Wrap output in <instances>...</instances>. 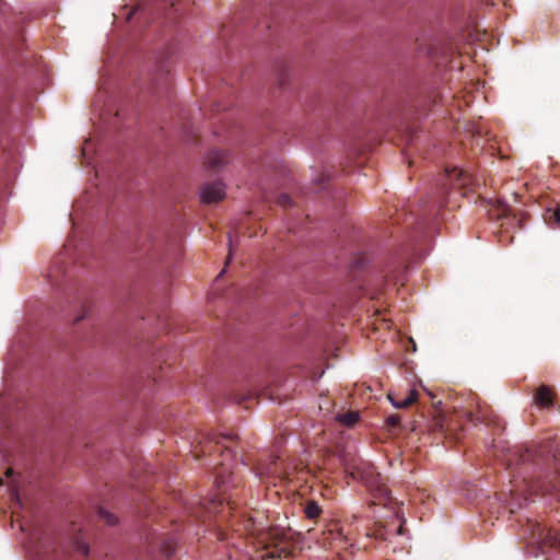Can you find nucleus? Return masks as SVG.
Instances as JSON below:
<instances>
[{"label": "nucleus", "mask_w": 560, "mask_h": 560, "mask_svg": "<svg viewBox=\"0 0 560 560\" xmlns=\"http://www.w3.org/2000/svg\"><path fill=\"white\" fill-rule=\"evenodd\" d=\"M281 464L279 456H270L268 464H259L257 467V474L259 476H278L280 478H284L287 472L281 467Z\"/></svg>", "instance_id": "nucleus-6"}, {"label": "nucleus", "mask_w": 560, "mask_h": 560, "mask_svg": "<svg viewBox=\"0 0 560 560\" xmlns=\"http://www.w3.org/2000/svg\"><path fill=\"white\" fill-rule=\"evenodd\" d=\"M520 539L534 556L544 555L546 560H560V533L537 518L518 520Z\"/></svg>", "instance_id": "nucleus-2"}, {"label": "nucleus", "mask_w": 560, "mask_h": 560, "mask_svg": "<svg viewBox=\"0 0 560 560\" xmlns=\"http://www.w3.org/2000/svg\"><path fill=\"white\" fill-rule=\"evenodd\" d=\"M374 497L378 499V502H373L374 504L387 505L390 502V491L386 486H378Z\"/></svg>", "instance_id": "nucleus-15"}, {"label": "nucleus", "mask_w": 560, "mask_h": 560, "mask_svg": "<svg viewBox=\"0 0 560 560\" xmlns=\"http://www.w3.org/2000/svg\"><path fill=\"white\" fill-rule=\"evenodd\" d=\"M346 466H347V469H350V468L355 469V468H357V465H355V464H353V465H351V466H350V465L347 463V464H346ZM351 475H352L353 477H357V476H359V472L357 474L354 470H352V471H351Z\"/></svg>", "instance_id": "nucleus-24"}, {"label": "nucleus", "mask_w": 560, "mask_h": 560, "mask_svg": "<svg viewBox=\"0 0 560 560\" xmlns=\"http://www.w3.org/2000/svg\"><path fill=\"white\" fill-rule=\"evenodd\" d=\"M326 180V177L324 174H322L319 177H318V184L322 185L324 182Z\"/></svg>", "instance_id": "nucleus-25"}, {"label": "nucleus", "mask_w": 560, "mask_h": 560, "mask_svg": "<svg viewBox=\"0 0 560 560\" xmlns=\"http://www.w3.org/2000/svg\"><path fill=\"white\" fill-rule=\"evenodd\" d=\"M12 499H14L16 502H19L20 501L19 493L18 492H13L12 493Z\"/></svg>", "instance_id": "nucleus-26"}, {"label": "nucleus", "mask_w": 560, "mask_h": 560, "mask_svg": "<svg viewBox=\"0 0 560 560\" xmlns=\"http://www.w3.org/2000/svg\"><path fill=\"white\" fill-rule=\"evenodd\" d=\"M436 427H439V430L442 432V433H445V434H448L451 433V428H450V424L445 422L444 419H440L436 421Z\"/></svg>", "instance_id": "nucleus-20"}, {"label": "nucleus", "mask_w": 560, "mask_h": 560, "mask_svg": "<svg viewBox=\"0 0 560 560\" xmlns=\"http://www.w3.org/2000/svg\"><path fill=\"white\" fill-rule=\"evenodd\" d=\"M489 212L491 218L500 220L508 218L510 215L511 209L506 203L499 200L497 205L490 209Z\"/></svg>", "instance_id": "nucleus-12"}, {"label": "nucleus", "mask_w": 560, "mask_h": 560, "mask_svg": "<svg viewBox=\"0 0 560 560\" xmlns=\"http://www.w3.org/2000/svg\"><path fill=\"white\" fill-rule=\"evenodd\" d=\"M89 312H90V306L89 305H83L81 307L80 315H78L77 318H75V323H78V322L82 320L83 318H85L88 316Z\"/></svg>", "instance_id": "nucleus-21"}, {"label": "nucleus", "mask_w": 560, "mask_h": 560, "mask_svg": "<svg viewBox=\"0 0 560 560\" xmlns=\"http://www.w3.org/2000/svg\"><path fill=\"white\" fill-rule=\"evenodd\" d=\"M385 423L389 430H396L400 425V418L398 415H390L386 418Z\"/></svg>", "instance_id": "nucleus-18"}, {"label": "nucleus", "mask_w": 560, "mask_h": 560, "mask_svg": "<svg viewBox=\"0 0 560 560\" xmlns=\"http://www.w3.org/2000/svg\"><path fill=\"white\" fill-rule=\"evenodd\" d=\"M215 483L219 489L236 485L234 472L230 471L224 463H220L219 467L215 468Z\"/></svg>", "instance_id": "nucleus-7"}, {"label": "nucleus", "mask_w": 560, "mask_h": 560, "mask_svg": "<svg viewBox=\"0 0 560 560\" xmlns=\"http://www.w3.org/2000/svg\"><path fill=\"white\" fill-rule=\"evenodd\" d=\"M78 550L86 556L89 553V546L85 542H79Z\"/></svg>", "instance_id": "nucleus-22"}, {"label": "nucleus", "mask_w": 560, "mask_h": 560, "mask_svg": "<svg viewBox=\"0 0 560 560\" xmlns=\"http://www.w3.org/2000/svg\"><path fill=\"white\" fill-rule=\"evenodd\" d=\"M392 404L397 408H406L412 405L418 398V392L416 389H409L406 397L401 399H395L392 395H388Z\"/></svg>", "instance_id": "nucleus-11"}, {"label": "nucleus", "mask_w": 560, "mask_h": 560, "mask_svg": "<svg viewBox=\"0 0 560 560\" xmlns=\"http://www.w3.org/2000/svg\"><path fill=\"white\" fill-rule=\"evenodd\" d=\"M159 548L164 556L171 557L176 550V542L173 537H166L159 542Z\"/></svg>", "instance_id": "nucleus-14"}, {"label": "nucleus", "mask_w": 560, "mask_h": 560, "mask_svg": "<svg viewBox=\"0 0 560 560\" xmlns=\"http://www.w3.org/2000/svg\"><path fill=\"white\" fill-rule=\"evenodd\" d=\"M544 219L552 228L560 226V201L556 202L553 207L547 208Z\"/></svg>", "instance_id": "nucleus-10"}, {"label": "nucleus", "mask_w": 560, "mask_h": 560, "mask_svg": "<svg viewBox=\"0 0 560 560\" xmlns=\"http://www.w3.org/2000/svg\"><path fill=\"white\" fill-rule=\"evenodd\" d=\"M278 203L281 206V207H291L292 206V199L289 195H285V194H282L278 197Z\"/></svg>", "instance_id": "nucleus-19"}, {"label": "nucleus", "mask_w": 560, "mask_h": 560, "mask_svg": "<svg viewBox=\"0 0 560 560\" xmlns=\"http://www.w3.org/2000/svg\"><path fill=\"white\" fill-rule=\"evenodd\" d=\"M98 516L108 525H114L117 522V517L110 512L104 510L103 508L98 509Z\"/></svg>", "instance_id": "nucleus-17"}, {"label": "nucleus", "mask_w": 560, "mask_h": 560, "mask_svg": "<svg viewBox=\"0 0 560 560\" xmlns=\"http://www.w3.org/2000/svg\"><path fill=\"white\" fill-rule=\"evenodd\" d=\"M304 512H305L307 518L316 520L317 517H319V515L322 513V509L317 504V502L311 500V501L306 502Z\"/></svg>", "instance_id": "nucleus-16"}, {"label": "nucleus", "mask_w": 560, "mask_h": 560, "mask_svg": "<svg viewBox=\"0 0 560 560\" xmlns=\"http://www.w3.org/2000/svg\"><path fill=\"white\" fill-rule=\"evenodd\" d=\"M224 195V185L221 182H215L203 187L201 199L205 203H212L222 200Z\"/></svg>", "instance_id": "nucleus-5"}, {"label": "nucleus", "mask_w": 560, "mask_h": 560, "mask_svg": "<svg viewBox=\"0 0 560 560\" xmlns=\"http://www.w3.org/2000/svg\"><path fill=\"white\" fill-rule=\"evenodd\" d=\"M138 11V8H136L133 11H131L128 15V20L131 18L132 14H135Z\"/></svg>", "instance_id": "nucleus-28"}, {"label": "nucleus", "mask_w": 560, "mask_h": 560, "mask_svg": "<svg viewBox=\"0 0 560 560\" xmlns=\"http://www.w3.org/2000/svg\"><path fill=\"white\" fill-rule=\"evenodd\" d=\"M237 439V435L234 433L229 434H212L210 436V441L205 445L201 446V452L206 454L207 452L211 453L212 451H220L222 455L224 453H231V447L229 443L234 442Z\"/></svg>", "instance_id": "nucleus-4"}, {"label": "nucleus", "mask_w": 560, "mask_h": 560, "mask_svg": "<svg viewBox=\"0 0 560 560\" xmlns=\"http://www.w3.org/2000/svg\"><path fill=\"white\" fill-rule=\"evenodd\" d=\"M12 474H13L12 468H8L7 471H5L7 477H11Z\"/></svg>", "instance_id": "nucleus-27"}, {"label": "nucleus", "mask_w": 560, "mask_h": 560, "mask_svg": "<svg viewBox=\"0 0 560 560\" xmlns=\"http://www.w3.org/2000/svg\"><path fill=\"white\" fill-rule=\"evenodd\" d=\"M535 404L542 408H549L553 404V392L547 385H541L535 394Z\"/></svg>", "instance_id": "nucleus-8"}, {"label": "nucleus", "mask_w": 560, "mask_h": 560, "mask_svg": "<svg viewBox=\"0 0 560 560\" xmlns=\"http://www.w3.org/2000/svg\"><path fill=\"white\" fill-rule=\"evenodd\" d=\"M556 459L553 443L550 441L508 450L503 460L512 474L510 500L506 502L511 513L515 512V508H521L528 500V495L536 493L555 494L560 500V475L546 481L540 480V472L551 467Z\"/></svg>", "instance_id": "nucleus-1"}, {"label": "nucleus", "mask_w": 560, "mask_h": 560, "mask_svg": "<svg viewBox=\"0 0 560 560\" xmlns=\"http://www.w3.org/2000/svg\"><path fill=\"white\" fill-rule=\"evenodd\" d=\"M228 156L223 150H213L208 154L206 164L209 168L217 170L226 163Z\"/></svg>", "instance_id": "nucleus-9"}, {"label": "nucleus", "mask_w": 560, "mask_h": 560, "mask_svg": "<svg viewBox=\"0 0 560 560\" xmlns=\"http://www.w3.org/2000/svg\"><path fill=\"white\" fill-rule=\"evenodd\" d=\"M478 418L483 422H490L491 420L487 417L486 412L480 408Z\"/></svg>", "instance_id": "nucleus-23"}, {"label": "nucleus", "mask_w": 560, "mask_h": 560, "mask_svg": "<svg viewBox=\"0 0 560 560\" xmlns=\"http://www.w3.org/2000/svg\"><path fill=\"white\" fill-rule=\"evenodd\" d=\"M337 420L346 427L354 425L359 420V413L357 411H347L337 415Z\"/></svg>", "instance_id": "nucleus-13"}, {"label": "nucleus", "mask_w": 560, "mask_h": 560, "mask_svg": "<svg viewBox=\"0 0 560 560\" xmlns=\"http://www.w3.org/2000/svg\"><path fill=\"white\" fill-rule=\"evenodd\" d=\"M471 175L464 172L463 170H459L457 167L446 170L445 174L442 176L441 179V196L432 202L428 210H425L428 214L434 217L440 215L442 208L445 206L444 195L448 192V185L453 190H460L462 188L467 187L471 183Z\"/></svg>", "instance_id": "nucleus-3"}]
</instances>
